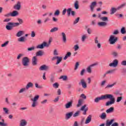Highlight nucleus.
<instances>
[{"label": "nucleus", "mask_w": 126, "mask_h": 126, "mask_svg": "<svg viewBox=\"0 0 126 126\" xmlns=\"http://www.w3.org/2000/svg\"><path fill=\"white\" fill-rule=\"evenodd\" d=\"M33 83H32V82H29L26 86V89L28 90L29 89V88L31 87H33Z\"/></svg>", "instance_id": "nucleus-23"}, {"label": "nucleus", "mask_w": 126, "mask_h": 126, "mask_svg": "<svg viewBox=\"0 0 126 126\" xmlns=\"http://www.w3.org/2000/svg\"><path fill=\"white\" fill-rule=\"evenodd\" d=\"M70 56H71V53L69 52H67L65 57L63 58V60H66L67 58H69Z\"/></svg>", "instance_id": "nucleus-24"}, {"label": "nucleus", "mask_w": 126, "mask_h": 126, "mask_svg": "<svg viewBox=\"0 0 126 126\" xmlns=\"http://www.w3.org/2000/svg\"><path fill=\"white\" fill-rule=\"evenodd\" d=\"M74 50L75 51H77V50H78V49H79V46H78V45L76 44L74 46Z\"/></svg>", "instance_id": "nucleus-57"}, {"label": "nucleus", "mask_w": 126, "mask_h": 126, "mask_svg": "<svg viewBox=\"0 0 126 126\" xmlns=\"http://www.w3.org/2000/svg\"><path fill=\"white\" fill-rule=\"evenodd\" d=\"M60 10H57L54 13V15L59 16V15H60Z\"/></svg>", "instance_id": "nucleus-43"}, {"label": "nucleus", "mask_w": 126, "mask_h": 126, "mask_svg": "<svg viewBox=\"0 0 126 126\" xmlns=\"http://www.w3.org/2000/svg\"><path fill=\"white\" fill-rule=\"evenodd\" d=\"M13 7L14 9L19 10L20 8H21V3L20 2V1H18L17 4H15Z\"/></svg>", "instance_id": "nucleus-8"}, {"label": "nucleus", "mask_w": 126, "mask_h": 126, "mask_svg": "<svg viewBox=\"0 0 126 126\" xmlns=\"http://www.w3.org/2000/svg\"><path fill=\"white\" fill-rule=\"evenodd\" d=\"M107 99H110V100L106 103V106H110V105H113V104H115V102H116L115 97L111 94H106L102 95L100 97H97L94 99V102L95 103H98L99 101L101 100H106Z\"/></svg>", "instance_id": "nucleus-1"}, {"label": "nucleus", "mask_w": 126, "mask_h": 126, "mask_svg": "<svg viewBox=\"0 0 126 126\" xmlns=\"http://www.w3.org/2000/svg\"><path fill=\"white\" fill-rule=\"evenodd\" d=\"M111 126H119V123L115 122L112 124Z\"/></svg>", "instance_id": "nucleus-62"}, {"label": "nucleus", "mask_w": 126, "mask_h": 126, "mask_svg": "<svg viewBox=\"0 0 126 126\" xmlns=\"http://www.w3.org/2000/svg\"><path fill=\"white\" fill-rule=\"evenodd\" d=\"M81 105H82V99H79L77 105V108L79 107Z\"/></svg>", "instance_id": "nucleus-38"}, {"label": "nucleus", "mask_w": 126, "mask_h": 126, "mask_svg": "<svg viewBox=\"0 0 126 126\" xmlns=\"http://www.w3.org/2000/svg\"><path fill=\"white\" fill-rule=\"evenodd\" d=\"M84 73H85V69H83L80 72V75L81 76H83L84 75Z\"/></svg>", "instance_id": "nucleus-45"}, {"label": "nucleus", "mask_w": 126, "mask_h": 126, "mask_svg": "<svg viewBox=\"0 0 126 126\" xmlns=\"http://www.w3.org/2000/svg\"><path fill=\"white\" fill-rule=\"evenodd\" d=\"M74 7L75 9L79 8V5H78V1L76 0L74 3Z\"/></svg>", "instance_id": "nucleus-34"}, {"label": "nucleus", "mask_w": 126, "mask_h": 126, "mask_svg": "<svg viewBox=\"0 0 126 126\" xmlns=\"http://www.w3.org/2000/svg\"><path fill=\"white\" fill-rule=\"evenodd\" d=\"M121 64L122 65H126V61H123L122 63H121Z\"/></svg>", "instance_id": "nucleus-64"}, {"label": "nucleus", "mask_w": 126, "mask_h": 126, "mask_svg": "<svg viewBox=\"0 0 126 126\" xmlns=\"http://www.w3.org/2000/svg\"><path fill=\"white\" fill-rule=\"evenodd\" d=\"M92 118V116L91 115H89L86 119V122H85V124H89V123H90V122H91V119Z\"/></svg>", "instance_id": "nucleus-21"}, {"label": "nucleus", "mask_w": 126, "mask_h": 126, "mask_svg": "<svg viewBox=\"0 0 126 126\" xmlns=\"http://www.w3.org/2000/svg\"><path fill=\"white\" fill-rule=\"evenodd\" d=\"M113 112H114V107H110L106 110V113H107V114H110V113Z\"/></svg>", "instance_id": "nucleus-28"}, {"label": "nucleus", "mask_w": 126, "mask_h": 126, "mask_svg": "<svg viewBox=\"0 0 126 126\" xmlns=\"http://www.w3.org/2000/svg\"><path fill=\"white\" fill-rule=\"evenodd\" d=\"M96 5L97 2L96 1H93L91 3L90 6L91 11H94V7H95V6H96Z\"/></svg>", "instance_id": "nucleus-9"}, {"label": "nucleus", "mask_w": 126, "mask_h": 126, "mask_svg": "<svg viewBox=\"0 0 126 126\" xmlns=\"http://www.w3.org/2000/svg\"><path fill=\"white\" fill-rule=\"evenodd\" d=\"M22 35H23V31H20L17 32L16 36L17 37H21Z\"/></svg>", "instance_id": "nucleus-33"}, {"label": "nucleus", "mask_w": 126, "mask_h": 126, "mask_svg": "<svg viewBox=\"0 0 126 126\" xmlns=\"http://www.w3.org/2000/svg\"><path fill=\"white\" fill-rule=\"evenodd\" d=\"M53 86L54 87V88H59V83H55L53 84Z\"/></svg>", "instance_id": "nucleus-46"}, {"label": "nucleus", "mask_w": 126, "mask_h": 126, "mask_svg": "<svg viewBox=\"0 0 126 126\" xmlns=\"http://www.w3.org/2000/svg\"><path fill=\"white\" fill-rule=\"evenodd\" d=\"M50 81L51 82H52V83H53V82H54V81H55V76H52L50 79Z\"/></svg>", "instance_id": "nucleus-59"}, {"label": "nucleus", "mask_w": 126, "mask_h": 126, "mask_svg": "<svg viewBox=\"0 0 126 126\" xmlns=\"http://www.w3.org/2000/svg\"><path fill=\"white\" fill-rule=\"evenodd\" d=\"M60 79H63V80H67V76L65 75H63L60 77Z\"/></svg>", "instance_id": "nucleus-40"}, {"label": "nucleus", "mask_w": 126, "mask_h": 126, "mask_svg": "<svg viewBox=\"0 0 126 126\" xmlns=\"http://www.w3.org/2000/svg\"><path fill=\"white\" fill-rule=\"evenodd\" d=\"M115 84H116V83L111 85H108L106 86V88H110L111 87H113V86H114Z\"/></svg>", "instance_id": "nucleus-55"}, {"label": "nucleus", "mask_w": 126, "mask_h": 126, "mask_svg": "<svg viewBox=\"0 0 126 126\" xmlns=\"http://www.w3.org/2000/svg\"><path fill=\"white\" fill-rule=\"evenodd\" d=\"M35 50V47L32 46V47H29L28 48V51H34Z\"/></svg>", "instance_id": "nucleus-50"}, {"label": "nucleus", "mask_w": 126, "mask_h": 126, "mask_svg": "<svg viewBox=\"0 0 126 126\" xmlns=\"http://www.w3.org/2000/svg\"><path fill=\"white\" fill-rule=\"evenodd\" d=\"M3 110L5 112V114H8V109L7 108L4 107L3 108Z\"/></svg>", "instance_id": "nucleus-51"}, {"label": "nucleus", "mask_w": 126, "mask_h": 126, "mask_svg": "<svg viewBox=\"0 0 126 126\" xmlns=\"http://www.w3.org/2000/svg\"><path fill=\"white\" fill-rule=\"evenodd\" d=\"M58 30H59V28L54 27L50 30V32H51V33H54V32H57V31H58Z\"/></svg>", "instance_id": "nucleus-27"}, {"label": "nucleus", "mask_w": 126, "mask_h": 126, "mask_svg": "<svg viewBox=\"0 0 126 126\" xmlns=\"http://www.w3.org/2000/svg\"><path fill=\"white\" fill-rule=\"evenodd\" d=\"M73 115V112H69L65 114V119L66 120H68L69 119H70L71 117H72V115Z\"/></svg>", "instance_id": "nucleus-14"}, {"label": "nucleus", "mask_w": 126, "mask_h": 126, "mask_svg": "<svg viewBox=\"0 0 126 126\" xmlns=\"http://www.w3.org/2000/svg\"><path fill=\"white\" fill-rule=\"evenodd\" d=\"M36 105H37V102L32 101V108H35V107H36Z\"/></svg>", "instance_id": "nucleus-52"}, {"label": "nucleus", "mask_w": 126, "mask_h": 126, "mask_svg": "<svg viewBox=\"0 0 126 126\" xmlns=\"http://www.w3.org/2000/svg\"><path fill=\"white\" fill-rule=\"evenodd\" d=\"M18 14H19L18 12L16 10H14L12 12H11V16L12 17H14L15 16H17V15H18Z\"/></svg>", "instance_id": "nucleus-19"}, {"label": "nucleus", "mask_w": 126, "mask_h": 126, "mask_svg": "<svg viewBox=\"0 0 126 126\" xmlns=\"http://www.w3.org/2000/svg\"><path fill=\"white\" fill-rule=\"evenodd\" d=\"M96 63H94V64L90 65L87 68V71H88V72H89V73H91V72H92V70L91 69V67H92V66H94V65H96Z\"/></svg>", "instance_id": "nucleus-16"}, {"label": "nucleus", "mask_w": 126, "mask_h": 126, "mask_svg": "<svg viewBox=\"0 0 126 126\" xmlns=\"http://www.w3.org/2000/svg\"><path fill=\"white\" fill-rule=\"evenodd\" d=\"M37 57L34 56L32 59V65H37Z\"/></svg>", "instance_id": "nucleus-18"}, {"label": "nucleus", "mask_w": 126, "mask_h": 126, "mask_svg": "<svg viewBox=\"0 0 126 126\" xmlns=\"http://www.w3.org/2000/svg\"><path fill=\"white\" fill-rule=\"evenodd\" d=\"M81 111H84L83 115H86V113L88 111V107L86 108V104H85L81 108Z\"/></svg>", "instance_id": "nucleus-11"}, {"label": "nucleus", "mask_w": 126, "mask_h": 126, "mask_svg": "<svg viewBox=\"0 0 126 126\" xmlns=\"http://www.w3.org/2000/svg\"><path fill=\"white\" fill-rule=\"evenodd\" d=\"M65 13H66V8L64 9L62 12L63 15H65Z\"/></svg>", "instance_id": "nucleus-60"}, {"label": "nucleus", "mask_w": 126, "mask_h": 126, "mask_svg": "<svg viewBox=\"0 0 126 126\" xmlns=\"http://www.w3.org/2000/svg\"><path fill=\"white\" fill-rule=\"evenodd\" d=\"M18 41L19 42H25V41H26V39H25V37L23 36L18 38Z\"/></svg>", "instance_id": "nucleus-30"}, {"label": "nucleus", "mask_w": 126, "mask_h": 126, "mask_svg": "<svg viewBox=\"0 0 126 126\" xmlns=\"http://www.w3.org/2000/svg\"><path fill=\"white\" fill-rule=\"evenodd\" d=\"M39 56H43V51H39L36 52V56L38 57Z\"/></svg>", "instance_id": "nucleus-37"}, {"label": "nucleus", "mask_w": 126, "mask_h": 126, "mask_svg": "<svg viewBox=\"0 0 126 126\" xmlns=\"http://www.w3.org/2000/svg\"><path fill=\"white\" fill-rule=\"evenodd\" d=\"M72 103H73V101L72 100H71L66 103L65 105V108L69 109V108H71V107H72Z\"/></svg>", "instance_id": "nucleus-10"}, {"label": "nucleus", "mask_w": 126, "mask_h": 126, "mask_svg": "<svg viewBox=\"0 0 126 126\" xmlns=\"http://www.w3.org/2000/svg\"><path fill=\"white\" fill-rule=\"evenodd\" d=\"M18 20L19 23H14V22H9L7 23V25H6V29L9 31L12 30L14 27H17V26H19L20 24H22L23 23V20L21 19H18Z\"/></svg>", "instance_id": "nucleus-2"}, {"label": "nucleus", "mask_w": 126, "mask_h": 126, "mask_svg": "<svg viewBox=\"0 0 126 126\" xmlns=\"http://www.w3.org/2000/svg\"><path fill=\"white\" fill-rule=\"evenodd\" d=\"M23 65L24 66H28L29 65V63H30V59L27 57H25L22 60Z\"/></svg>", "instance_id": "nucleus-3"}, {"label": "nucleus", "mask_w": 126, "mask_h": 126, "mask_svg": "<svg viewBox=\"0 0 126 126\" xmlns=\"http://www.w3.org/2000/svg\"><path fill=\"white\" fill-rule=\"evenodd\" d=\"M67 15L68 17L70 16V13H71V8H69L66 10Z\"/></svg>", "instance_id": "nucleus-31"}, {"label": "nucleus", "mask_w": 126, "mask_h": 126, "mask_svg": "<svg viewBox=\"0 0 126 126\" xmlns=\"http://www.w3.org/2000/svg\"><path fill=\"white\" fill-rule=\"evenodd\" d=\"M110 11V14H114V13H115L117 11V9L116 8L112 7L111 8Z\"/></svg>", "instance_id": "nucleus-36"}, {"label": "nucleus", "mask_w": 126, "mask_h": 126, "mask_svg": "<svg viewBox=\"0 0 126 126\" xmlns=\"http://www.w3.org/2000/svg\"><path fill=\"white\" fill-rule=\"evenodd\" d=\"M2 122H0V126H7V123H4V119H2Z\"/></svg>", "instance_id": "nucleus-32"}, {"label": "nucleus", "mask_w": 126, "mask_h": 126, "mask_svg": "<svg viewBox=\"0 0 126 126\" xmlns=\"http://www.w3.org/2000/svg\"><path fill=\"white\" fill-rule=\"evenodd\" d=\"M121 32L122 34H126V28L123 27L121 30Z\"/></svg>", "instance_id": "nucleus-41"}, {"label": "nucleus", "mask_w": 126, "mask_h": 126, "mask_svg": "<svg viewBox=\"0 0 126 126\" xmlns=\"http://www.w3.org/2000/svg\"><path fill=\"white\" fill-rule=\"evenodd\" d=\"M118 63H119V61L118 60L115 59L113 61V63L109 64V66H114V67H116V66L118 65Z\"/></svg>", "instance_id": "nucleus-7"}, {"label": "nucleus", "mask_w": 126, "mask_h": 126, "mask_svg": "<svg viewBox=\"0 0 126 126\" xmlns=\"http://www.w3.org/2000/svg\"><path fill=\"white\" fill-rule=\"evenodd\" d=\"M86 38H87L86 34L83 35L82 37V41L83 42H84L85 41V39H86Z\"/></svg>", "instance_id": "nucleus-53"}, {"label": "nucleus", "mask_w": 126, "mask_h": 126, "mask_svg": "<svg viewBox=\"0 0 126 126\" xmlns=\"http://www.w3.org/2000/svg\"><path fill=\"white\" fill-rule=\"evenodd\" d=\"M31 35V37H32V38H34V37H35V36H36L35 32L32 31Z\"/></svg>", "instance_id": "nucleus-54"}, {"label": "nucleus", "mask_w": 126, "mask_h": 126, "mask_svg": "<svg viewBox=\"0 0 126 126\" xmlns=\"http://www.w3.org/2000/svg\"><path fill=\"white\" fill-rule=\"evenodd\" d=\"M98 25L99 26H101V27L106 26V25H107V23H106L105 22H99V23H98Z\"/></svg>", "instance_id": "nucleus-26"}, {"label": "nucleus", "mask_w": 126, "mask_h": 126, "mask_svg": "<svg viewBox=\"0 0 126 126\" xmlns=\"http://www.w3.org/2000/svg\"><path fill=\"white\" fill-rule=\"evenodd\" d=\"M117 41H118V37H115V36L113 35H110L109 39V42L110 45H114Z\"/></svg>", "instance_id": "nucleus-4"}, {"label": "nucleus", "mask_w": 126, "mask_h": 126, "mask_svg": "<svg viewBox=\"0 0 126 126\" xmlns=\"http://www.w3.org/2000/svg\"><path fill=\"white\" fill-rule=\"evenodd\" d=\"M44 47H49V44L46 42H43L41 44L36 46L37 49H44Z\"/></svg>", "instance_id": "nucleus-5"}, {"label": "nucleus", "mask_w": 126, "mask_h": 126, "mask_svg": "<svg viewBox=\"0 0 126 126\" xmlns=\"http://www.w3.org/2000/svg\"><path fill=\"white\" fill-rule=\"evenodd\" d=\"M80 115V111H77L73 115V118H75L76 117H78Z\"/></svg>", "instance_id": "nucleus-35"}, {"label": "nucleus", "mask_w": 126, "mask_h": 126, "mask_svg": "<svg viewBox=\"0 0 126 126\" xmlns=\"http://www.w3.org/2000/svg\"><path fill=\"white\" fill-rule=\"evenodd\" d=\"M112 55H113V56H114V57H118V53H117L116 52H113Z\"/></svg>", "instance_id": "nucleus-63"}, {"label": "nucleus", "mask_w": 126, "mask_h": 126, "mask_svg": "<svg viewBox=\"0 0 126 126\" xmlns=\"http://www.w3.org/2000/svg\"><path fill=\"white\" fill-rule=\"evenodd\" d=\"M79 85H82L83 88H86L87 87V84L85 82V80L84 79H81L80 82L79 83Z\"/></svg>", "instance_id": "nucleus-6"}, {"label": "nucleus", "mask_w": 126, "mask_h": 126, "mask_svg": "<svg viewBox=\"0 0 126 126\" xmlns=\"http://www.w3.org/2000/svg\"><path fill=\"white\" fill-rule=\"evenodd\" d=\"M49 68H50V67H49V66H47L45 64H43L42 65H41L40 68H39V70H48Z\"/></svg>", "instance_id": "nucleus-12"}, {"label": "nucleus", "mask_w": 126, "mask_h": 126, "mask_svg": "<svg viewBox=\"0 0 126 126\" xmlns=\"http://www.w3.org/2000/svg\"><path fill=\"white\" fill-rule=\"evenodd\" d=\"M99 117L101 120H105L106 118H107V114H106V113L103 112L101 115L99 116Z\"/></svg>", "instance_id": "nucleus-20"}, {"label": "nucleus", "mask_w": 126, "mask_h": 126, "mask_svg": "<svg viewBox=\"0 0 126 126\" xmlns=\"http://www.w3.org/2000/svg\"><path fill=\"white\" fill-rule=\"evenodd\" d=\"M27 125V121L24 119L20 121V126H26Z\"/></svg>", "instance_id": "nucleus-15"}, {"label": "nucleus", "mask_w": 126, "mask_h": 126, "mask_svg": "<svg viewBox=\"0 0 126 126\" xmlns=\"http://www.w3.org/2000/svg\"><path fill=\"white\" fill-rule=\"evenodd\" d=\"M24 55L23 54H20L18 55L17 56V60H20V58H21V57H23Z\"/></svg>", "instance_id": "nucleus-58"}, {"label": "nucleus", "mask_w": 126, "mask_h": 126, "mask_svg": "<svg viewBox=\"0 0 126 126\" xmlns=\"http://www.w3.org/2000/svg\"><path fill=\"white\" fill-rule=\"evenodd\" d=\"M101 20L102 21H108V17H102L100 18Z\"/></svg>", "instance_id": "nucleus-42"}, {"label": "nucleus", "mask_w": 126, "mask_h": 126, "mask_svg": "<svg viewBox=\"0 0 126 126\" xmlns=\"http://www.w3.org/2000/svg\"><path fill=\"white\" fill-rule=\"evenodd\" d=\"M40 96L39 95H36L33 98H31V101L37 102L39 99Z\"/></svg>", "instance_id": "nucleus-22"}, {"label": "nucleus", "mask_w": 126, "mask_h": 126, "mask_svg": "<svg viewBox=\"0 0 126 126\" xmlns=\"http://www.w3.org/2000/svg\"><path fill=\"white\" fill-rule=\"evenodd\" d=\"M122 99H123V97H122V96L118 97L116 102H121V101H122Z\"/></svg>", "instance_id": "nucleus-49"}, {"label": "nucleus", "mask_w": 126, "mask_h": 126, "mask_svg": "<svg viewBox=\"0 0 126 126\" xmlns=\"http://www.w3.org/2000/svg\"><path fill=\"white\" fill-rule=\"evenodd\" d=\"M5 17H10V16H11V13H9L7 14H6L5 15H4Z\"/></svg>", "instance_id": "nucleus-56"}, {"label": "nucleus", "mask_w": 126, "mask_h": 126, "mask_svg": "<svg viewBox=\"0 0 126 126\" xmlns=\"http://www.w3.org/2000/svg\"><path fill=\"white\" fill-rule=\"evenodd\" d=\"M79 19H80V18L78 17L74 21L73 24H76V23H78L79 21Z\"/></svg>", "instance_id": "nucleus-47"}, {"label": "nucleus", "mask_w": 126, "mask_h": 126, "mask_svg": "<svg viewBox=\"0 0 126 126\" xmlns=\"http://www.w3.org/2000/svg\"><path fill=\"white\" fill-rule=\"evenodd\" d=\"M126 5V3H124L123 4H122L119 6L118 7L117 9H121V8H123V7H125Z\"/></svg>", "instance_id": "nucleus-39"}, {"label": "nucleus", "mask_w": 126, "mask_h": 126, "mask_svg": "<svg viewBox=\"0 0 126 126\" xmlns=\"http://www.w3.org/2000/svg\"><path fill=\"white\" fill-rule=\"evenodd\" d=\"M94 43L95 44H97V47L98 49H100L101 48V43H99V40H98V37H95Z\"/></svg>", "instance_id": "nucleus-13"}, {"label": "nucleus", "mask_w": 126, "mask_h": 126, "mask_svg": "<svg viewBox=\"0 0 126 126\" xmlns=\"http://www.w3.org/2000/svg\"><path fill=\"white\" fill-rule=\"evenodd\" d=\"M63 61V57H59L58 58H57V62L56 63V64H59Z\"/></svg>", "instance_id": "nucleus-29"}, {"label": "nucleus", "mask_w": 126, "mask_h": 126, "mask_svg": "<svg viewBox=\"0 0 126 126\" xmlns=\"http://www.w3.org/2000/svg\"><path fill=\"white\" fill-rule=\"evenodd\" d=\"M79 65V62H76V64H75V68H74L75 70H76V69L77 68H78Z\"/></svg>", "instance_id": "nucleus-48"}, {"label": "nucleus", "mask_w": 126, "mask_h": 126, "mask_svg": "<svg viewBox=\"0 0 126 126\" xmlns=\"http://www.w3.org/2000/svg\"><path fill=\"white\" fill-rule=\"evenodd\" d=\"M115 122V119H111L110 121L109 120H106V126H110Z\"/></svg>", "instance_id": "nucleus-17"}, {"label": "nucleus", "mask_w": 126, "mask_h": 126, "mask_svg": "<svg viewBox=\"0 0 126 126\" xmlns=\"http://www.w3.org/2000/svg\"><path fill=\"white\" fill-rule=\"evenodd\" d=\"M62 35L63 36V40L64 43H65L66 42V36L65 35V33L64 32H62Z\"/></svg>", "instance_id": "nucleus-25"}, {"label": "nucleus", "mask_w": 126, "mask_h": 126, "mask_svg": "<svg viewBox=\"0 0 126 126\" xmlns=\"http://www.w3.org/2000/svg\"><path fill=\"white\" fill-rule=\"evenodd\" d=\"M60 98V96H57L54 100V102H55V103H57V102L59 101V99Z\"/></svg>", "instance_id": "nucleus-61"}, {"label": "nucleus", "mask_w": 126, "mask_h": 126, "mask_svg": "<svg viewBox=\"0 0 126 126\" xmlns=\"http://www.w3.org/2000/svg\"><path fill=\"white\" fill-rule=\"evenodd\" d=\"M8 43H9V41H6L5 43L1 44V47H5L7 45H8Z\"/></svg>", "instance_id": "nucleus-44"}]
</instances>
